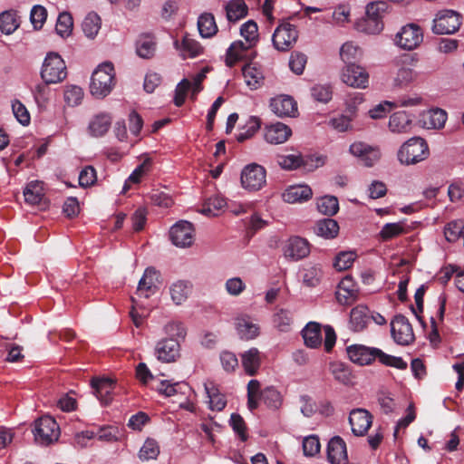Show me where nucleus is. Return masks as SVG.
I'll use <instances>...</instances> for the list:
<instances>
[{"mask_svg": "<svg viewBox=\"0 0 464 464\" xmlns=\"http://www.w3.org/2000/svg\"><path fill=\"white\" fill-rule=\"evenodd\" d=\"M349 359L361 366L369 365L378 359L385 366L393 367L399 370H405L407 362L401 358L390 355L375 347H368L362 344H353L347 348Z\"/></svg>", "mask_w": 464, "mask_h": 464, "instance_id": "1", "label": "nucleus"}, {"mask_svg": "<svg viewBox=\"0 0 464 464\" xmlns=\"http://www.w3.org/2000/svg\"><path fill=\"white\" fill-rule=\"evenodd\" d=\"M115 84V72L110 62L100 64L92 72L90 92L96 98H104L111 93Z\"/></svg>", "mask_w": 464, "mask_h": 464, "instance_id": "2", "label": "nucleus"}, {"mask_svg": "<svg viewBox=\"0 0 464 464\" xmlns=\"http://www.w3.org/2000/svg\"><path fill=\"white\" fill-rule=\"evenodd\" d=\"M430 155L429 145L421 137H412L398 150L397 159L402 165H415L425 160Z\"/></svg>", "mask_w": 464, "mask_h": 464, "instance_id": "3", "label": "nucleus"}, {"mask_svg": "<svg viewBox=\"0 0 464 464\" xmlns=\"http://www.w3.org/2000/svg\"><path fill=\"white\" fill-rule=\"evenodd\" d=\"M67 76L64 61L57 53H49L44 60L41 77L46 84H56Z\"/></svg>", "mask_w": 464, "mask_h": 464, "instance_id": "4", "label": "nucleus"}, {"mask_svg": "<svg viewBox=\"0 0 464 464\" xmlns=\"http://www.w3.org/2000/svg\"><path fill=\"white\" fill-rule=\"evenodd\" d=\"M33 433L36 443L47 446L58 440L60 429L53 418L44 416L35 420Z\"/></svg>", "mask_w": 464, "mask_h": 464, "instance_id": "5", "label": "nucleus"}, {"mask_svg": "<svg viewBox=\"0 0 464 464\" xmlns=\"http://www.w3.org/2000/svg\"><path fill=\"white\" fill-rule=\"evenodd\" d=\"M208 68H203L199 72L193 75L191 80L183 79L176 87L174 103L176 106H181L186 99L187 92L191 91L192 98L202 90V82L206 78Z\"/></svg>", "mask_w": 464, "mask_h": 464, "instance_id": "6", "label": "nucleus"}, {"mask_svg": "<svg viewBox=\"0 0 464 464\" xmlns=\"http://www.w3.org/2000/svg\"><path fill=\"white\" fill-rule=\"evenodd\" d=\"M266 169L256 163L246 166L241 172V185L249 191H257L266 184Z\"/></svg>", "mask_w": 464, "mask_h": 464, "instance_id": "7", "label": "nucleus"}, {"mask_svg": "<svg viewBox=\"0 0 464 464\" xmlns=\"http://www.w3.org/2000/svg\"><path fill=\"white\" fill-rule=\"evenodd\" d=\"M460 24V16L457 12L443 10L433 20L432 32L436 34H451L459 30Z\"/></svg>", "mask_w": 464, "mask_h": 464, "instance_id": "8", "label": "nucleus"}, {"mask_svg": "<svg viewBox=\"0 0 464 464\" xmlns=\"http://www.w3.org/2000/svg\"><path fill=\"white\" fill-rule=\"evenodd\" d=\"M388 4L384 1L372 2L366 6L365 31L378 34L383 28L382 17L387 13Z\"/></svg>", "mask_w": 464, "mask_h": 464, "instance_id": "9", "label": "nucleus"}, {"mask_svg": "<svg viewBox=\"0 0 464 464\" xmlns=\"http://www.w3.org/2000/svg\"><path fill=\"white\" fill-rule=\"evenodd\" d=\"M423 40L421 28L416 24L404 25L396 34V44L404 50H413L420 45Z\"/></svg>", "mask_w": 464, "mask_h": 464, "instance_id": "10", "label": "nucleus"}, {"mask_svg": "<svg viewBox=\"0 0 464 464\" xmlns=\"http://www.w3.org/2000/svg\"><path fill=\"white\" fill-rule=\"evenodd\" d=\"M341 80L347 86L365 89L368 87L369 74L363 67L355 63H349L343 68Z\"/></svg>", "mask_w": 464, "mask_h": 464, "instance_id": "11", "label": "nucleus"}, {"mask_svg": "<svg viewBox=\"0 0 464 464\" xmlns=\"http://www.w3.org/2000/svg\"><path fill=\"white\" fill-rule=\"evenodd\" d=\"M297 38L296 27L289 23H283L275 30L272 41L278 51H287L295 44Z\"/></svg>", "mask_w": 464, "mask_h": 464, "instance_id": "12", "label": "nucleus"}, {"mask_svg": "<svg viewBox=\"0 0 464 464\" xmlns=\"http://www.w3.org/2000/svg\"><path fill=\"white\" fill-rule=\"evenodd\" d=\"M284 257L291 262L299 261L306 257L310 254V244L309 242L300 237H291L287 239L283 247Z\"/></svg>", "mask_w": 464, "mask_h": 464, "instance_id": "13", "label": "nucleus"}, {"mask_svg": "<svg viewBox=\"0 0 464 464\" xmlns=\"http://www.w3.org/2000/svg\"><path fill=\"white\" fill-rule=\"evenodd\" d=\"M391 333L395 343L400 345H409L414 341L412 326L402 314L394 316L391 323Z\"/></svg>", "mask_w": 464, "mask_h": 464, "instance_id": "14", "label": "nucleus"}, {"mask_svg": "<svg viewBox=\"0 0 464 464\" xmlns=\"http://www.w3.org/2000/svg\"><path fill=\"white\" fill-rule=\"evenodd\" d=\"M169 237L176 246H190L195 239L194 227L188 221L180 220L171 227Z\"/></svg>", "mask_w": 464, "mask_h": 464, "instance_id": "15", "label": "nucleus"}, {"mask_svg": "<svg viewBox=\"0 0 464 464\" xmlns=\"http://www.w3.org/2000/svg\"><path fill=\"white\" fill-rule=\"evenodd\" d=\"M180 355V343L175 338H162L155 346V356L162 362H173Z\"/></svg>", "mask_w": 464, "mask_h": 464, "instance_id": "16", "label": "nucleus"}, {"mask_svg": "<svg viewBox=\"0 0 464 464\" xmlns=\"http://www.w3.org/2000/svg\"><path fill=\"white\" fill-rule=\"evenodd\" d=\"M373 417L365 409L357 408L350 411L349 423L354 436H364L372 424Z\"/></svg>", "mask_w": 464, "mask_h": 464, "instance_id": "17", "label": "nucleus"}, {"mask_svg": "<svg viewBox=\"0 0 464 464\" xmlns=\"http://www.w3.org/2000/svg\"><path fill=\"white\" fill-rule=\"evenodd\" d=\"M351 154L360 159L361 162L366 167L374 165L381 157L380 150L377 147H372L362 141H355L350 145Z\"/></svg>", "mask_w": 464, "mask_h": 464, "instance_id": "18", "label": "nucleus"}, {"mask_svg": "<svg viewBox=\"0 0 464 464\" xmlns=\"http://www.w3.org/2000/svg\"><path fill=\"white\" fill-rule=\"evenodd\" d=\"M292 136L291 128L280 121L266 125L264 128V139L270 144H283Z\"/></svg>", "mask_w": 464, "mask_h": 464, "instance_id": "19", "label": "nucleus"}, {"mask_svg": "<svg viewBox=\"0 0 464 464\" xmlns=\"http://www.w3.org/2000/svg\"><path fill=\"white\" fill-rule=\"evenodd\" d=\"M271 111L278 117H295L297 103L289 95H278L270 101Z\"/></svg>", "mask_w": 464, "mask_h": 464, "instance_id": "20", "label": "nucleus"}, {"mask_svg": "<svg viewBox=\"0 0 464 464\" xmlns=\"http://www.w3.org/2000/svg\"><path fill=\"white\" fill-rule=\"evenodd\" d=\"M418 78V72L411 67L401 64L392 73V87L395 90H402L409 87Z\"/></svg>", "mask_w": 464, "mask_h": 464, "instance_id": "21", "label": "nucleus"}, {"mask_svg": "<svg viewBox=\"0 0 464 464\" xmlns=\"http://www.w3.org/2000/svg\"><path fill=\"white\" fill-rule=\"evenodd\" d=\"M235 328L240 339L253 340L260 334V327L248 315H240L235 319Z\"/></svg>", "mask_w": 464, "mask_h": 464, "instance_id": "22", "label": "nucleus"}, {"mask_svg": "<svg viewBox=\"0 0 464 464\" xmlns=\"http://www.w3.org/2000/svg\"><path fill=\"white\" fill-rule=\"evenodd\" d=\"M327 458L331 464L348 463L346 444L340 436L332 438L328 442Z\"/></svg>", "mask_w": 464, "mask_h": 464, "instance_id": "23", "label": "nucleus"}, {"mask_svg": "<svg viewBox=\"0 0 464 464\" xmlns=\"http://www.w3.org/2000/svg\"><path fill=\"white\" fill-rule=\"evenodd\" d=\"M358 296V290L353 279L349 276L344 277L338 285L336 291V299L343 305L353 304Z\"/></svg>", "mask_w": 464, "mask_h": 464, "instance_id": "24", "label": "nucleus"}, {"mask_svg": "<svg viewBox=\"0 0 464 464\" xmlns=\"http://www.w3.org/2000/svg\"><path fill=\"white\" fill-rule=\"evenodd\" d=\"M158 282V272L152 267L146 268L142 277L139 281L137 294L146 298L150 297L156 292Z\"/></svg>", "mask_w": 464, "mask_h": 464, "instance_id": "25", "label": "nucleus"}, {"mask_svg": "<svg viewBox=\"0 0 464 464\" xmlns=\"http://www.w3.org/2000/svg\"><path fill=\"white\" fill-rule=\"evenodd\" d=\"M91 385L94 390V394L102 404H108L111 401V393L114 390V382L110 378H93Z\"/></svg>", "mask_w": 464, "mask_h": 464, "instance_id": "26", "label": "nucleus"}, {"mask_svg": "<svg viewBox=\"0 0 464 464\" xmlns=\"http://www.w3.org/2000/svg\"><path fill=\"white\" fill-rule=\"evenodd\" d=\"M411 116L404 111H396L389 118L388 128L392 133H407L411 130Z\"/></svg>", "mask_w": 464, "mask_h": 464, "instance_id": "27", "label": "nucleus"}, {"mask_svg": "<svg viewBox=\"0 0 464 464\" xmlns=\"http://www.w3.org/2000/svg\"><path fill=\"white\" fill-rule=\"evenodd\" d=\"M313 191L307 185H294L287 188L282 197L285 202L289 204L301 203L312 198Z\"/></svg>", "mask_w": 464, "mask_h": 464, "instance_id": "28", "label": "nucleus"}, {"mask_svg": "<svg viewBox=\"0 0 464 464\" xmlns=\"http://www.w3.org/2000/svg\"><path fill=\"white\" fill-rule=\"evenodd\" d=\"M174 45L182 59L196 58L203 53V47L200 44L188 35H185L181 42L175 41Z\"/></svg>", "mask_w": 464, "mask_h": 464, "instance_id": "29", "label": "nucleus"}, {"mask_svg": "<svg viewBox=\"0 0 464 464\" xmlns=\"http://www.w3.org/2000/svg\"><path fill=\"white\" fill-rule=\"evenodd\" d=\"M254 44L249 42L236 41L231 44L227 51L226 64L232 67L235 63L242 59L247 58L246 53L254 46Z\"/></svg>", "mask_w": 464, "mask_h": 464, "instance_id": "30", "label": "nucleus"}, {"mask_svg": "<svg viewBox=\"0 0 464 464\" xmlns=\"http://www.w3.org/2000/svg\"><path fill=\"white\" fill-rule=\"evenodd\" d=\"M262 362V355L257 348H250L241 354V363L249 376H254L258 372Z\"/></svg>", "mask_w": 464, "mask_h": 464, "instance_id": "31", "label": "nucleus"}, {"mask_svg": "<svg viewBox=\"0 0 464 464\" xmlns=\"http://www.w3.org/2000/svg\"><path fill=\"white\" fill-rule=\"evenodd\" d=\"M369 321L368 308L365 305H357L352 309L349 322V326L352 331H362Z\"/></svg>", "mask_w": 464, "mask_h": 464, "instance_id": "32", "label": "nucleus"}, {"mask_svg": "<svg viewBox=\"0 0 464 464\" xmlns=\"http://www.w3.org/2000/svg\"><path fill=\"white\" fill-rule=\"evenodd\" d=\"M192 285L188 281L178 280L169 286L172 301L176 304H183L191 293Z\"/></svg>", "mask_w": 464, "mask_h": 464, "instance_id": "33", "label": "nucleus"}, {"mask_svg": "<svg viewBox=\"0 0 464 464\" xmlns=\"http://www.w3.org/2000/svg\"><path fill=\"white\" fill-rule=\"evenodd\" d=\"M226 14L229 22H237L247 15L248 7L244 0H230L227 3Z\"/></svg>", "mask_w": 464, "mask_h": 464, "instance_id": "34", "label": "nucleus"}, {"mask_svg": "<svg viewBox=\"0 0 464 464\" xmlns=\"http://www.w3.org/2000/svg\"><path fill=\"white\" fill-rule=\"evenodd\" d=\"M339 232L338 223L332 218H324L316 222L314 233L326 239L334 238Z\"/></svg>", "mask_w": 464, "mask_h": 464, "instance_id": "35", "label": "nucleus"}, {"mask_svg": "<svg viewBox=\"0 0 464 464\" xmlns=\"http://www.w3.org/2000/svg\"><path fill=\"white\" fill-rule=\"evenodd\" d=\"M204 387L208 398L209 408L212 411H222L227 405L225 396L219 392L213 382H206Z\"/></svg>", "mask_w": 464, "mask_h": 464, "instance_id": "36", "label": "nucleus"}, {"mask_svg": "<svg viewBox=\"0 0 464 464\" xmlns=\"http://www.w3.org/2000/svg\"><path fill=\"white\" fill-rule=\"evenodd\" d=\"M302 334L307 347L316 348L322 343L321 328L317 323H308L303 329Z\"/></svg>", "mask_w": 464, "mask_h": 464, "instance_id": "37", "label": "nucleus"}, {"mask_svg": "<svg viewBox=\"0 0 464 464\" xmlns=\"http://www.w3.org/2000/svg\"><path fill=\"white\" fill-rule=\"evenodd\" d=\"M24 200L30 205H38L44 198L43 182L34 180L29 182L24 189Z\"/></svg>", "mask_w": 464, "mask_h": 464, "instance_id": "38", "label": "nucleus"}, {"mask_svg": "<svg viewBox=\"0 0 464 464\" xmlns=\"http://www.w3.org/2000/svg\"><path fill=\"white\" fill-rule=\"evenodd\" d=\"M111 123V117L107 113L97 114L90 122L89 130L92 135L101 137L104 135Z\"/></svg>", "mask_w": 464, "mask_h": 464, "instance_id": "39", "label": "nucleus"}, {"mask_svg": "<svg viewBox=\"0 0 464 464\" xmlns=\"http://www.w3.org/2000/svg\"><path fill=\"white\" fill-rule=\"evenodd\" d=\"M198 28L199 34L203 38H209L216 34L218 26L214 15L209 13L202 14L198 19Z\"/></svg>", "mask_w": 464, "mask_h": 464, "instance_id": "40", "label": "nucleus"}, {"mask_svg": "<svg viewBox=\"0 0 464 464\" xmlns=\"http://www.w3.org/2000/svg\"><path fill=\"white\" fill-rule=\"evenodd\" d=\"M409 228L403 221L387 223L380 230L379 236L382 241H388L401 235L406 234Z\"/></svg>", "mask_w": 464, "mask_h": 464, "instance_id": "41", "label": "nucleus"}, {"mask_svg": "<svg viewBox=\"0 0 464 464\" xmlns=\"http://www.w3.org/2000/svg\"><path fill=\"white\" fill-rule=\"evenodd\" d=\"M242 72L246 84L251 90H256L261 86L264 77L262 72L258 68L252 64H246L242 69Z\"/></svg>", "mask_w": 464, "mask_h": 464, "instance_id": "42", "label": "nucleus"}, {"mask_svg": "<svg viewBox=\"0 0 464 464\" xmlns=\"http://www.w3.org/2000/svg\"><path fill=\"white\" fill-rule=\"evenodd\" d=\"M273 325L282 333H287L291 330L293 317L288 310L279 309L272 316Z\"/></svg>", "mask_w": 464, "mask_h": 464, "instance_id": "43", "label": "nucleus"}, {"mask_svg": "<svg viewBox=\"0 0 464 464\" xmlns=\"http://www.w3.org/2000/svg\"><path fill=\"white\" fill-rule=\"evenodd\" d=\"M19 26V18L13 10L0 14V30L5 34H13Z\"/></svg>", "mask_w": 464, "mask_h": 464, "instance_id": "44", "label": "nucleus"}, {"mask_svg": "<svg viewBox=\"0 0 464 464\" xmlns=\"http://www.w3.org/2000/svg\"><path fill=\"white\" fill-rule=\"evenodd\" d=\"M151 168L150 159L146 158L141 164H140L126 179L123 186V192L127 191L131 184H138L140 182L143 176H145Z\"/></svg>", "mask_w": 464, "mask_h": 464, "instance_id": "45", "label": "nucleus"}, {"mask_svg": "<svg viewBox=\"0 0 464 464\" xmlns=\"http://www.w3.org/2000/svg\"><path fill=\"white\" fill-rule=\"evenodd\" d=\"M101 17L95 13L88 14L82 21L83 34L90 39H93L101 29Z\"/></svg>", "mask_w": 464, "mask_h": 464, "instance_id": "46", "label": "nucleus"}, {"mask_svg": "<svg viewBox=\"0 0 464 464\" xmlns=\"http://www.w3.org/2000/svg\"><path fill=\"white\" fill-rule=\"evenodd\" d=\"M444 237L448 242H456L460 236L464 237V219L450 221L444 227Z\"/></svg>", "mask_w": 464, "mask_h": 464, "instance_id": "47", "label": "nucleus"}, {"mask_svg": "<svg viewBox=\"0 0 464 464\" xmlns=\"http://www.w3.org/2000/svg\"><path fill=\"white\" fill-rule=\"evenodd\" d=\"M447 113L442 109H432L425 114V124L428 128L440 129L445 125Z\"/></svg>", "mask_w": 464, "mask_h": 464, "instance_id": "48", "label": "nucleus"}, {"mask_svg": "<svg viewBox=\"0 0 464 464\" xmlns=\"http://www.w3.org/2000/svg\"><path fill=\"white\" fill-rule=\"evenodd\" d=\"M260 400L270 409L277 410L281 407L283 399L280 392L273 387H266L260 393Z\"/></svg>", "mask_w": 464, "mask_h": 464, "instance_id": "49", "label": "nucleus"}, {"mask_svg": "<svg viewBox=\"0 0 464 464\" xmlns=\"http://www.w3.org/2000/svg\"><path fill=\"white\" fill-rule=\"evenodd\" d=\"M331 372L334 378L345 385L351 384L353 381V375L350 369L342 362H333L330 366Z\"/></svg>", "mask_w": 464, "mask_h": 464, "instance_id": "50", "label": "nucleus"}, {"mask_svg": "<svg viewBox=\"0 0 464 464\" xmlns=\"http://www.w3.org/2000/svg\"><path fill=\"white\" fill-rule=\"evenodd\" d=\"M317 208L324 215L333 216L339 209L338 199L334 196H324L317 200Z\"/></svg>", "mask_w": 464, "mask_h": 464, "instance_id": "51", "label": "nucleus"}, {"mask_svg": "<svg viewBox=\"0 0 464 464\" xmlns=\"http://www.w3.org/2000/svg\"><path fill=\"white\" fill-rule=\"evenodd\" d=\"M72 27L73 21L72 15L67 12L60 14L55 25L57 34L63 38L68 37L72 34Z\"/></svg>", "mask_w": 464, "mask_h": 464, "instance_id": "52", "label": "nucleus"}, {"mask_svg": "<svg viewBox=\"0 0 464 464\" xmlns=\"http://www.w3.org/2000/svg\"><path fill=\"white\" fill-rule=\"evenodd\" d=\"M226 200L220 196L209 198L202 207L201 212L207 216H218L225 208Z\"/></svg>", "mask_w": 464, "mask_h": 464, "instance_id": "53", "label": "nucleus"}, {"mask_svg": "<svg viewBox=\"0 0 464 464\" xmlns=\"http://www.w3.org/2000/svg\"><path fill=\"white\" fill-rule=\"evenodd\" d=\"M160 454V446L153 439H147L140 448L139 458L143 460L155 459Z\"/></svg>", "mask_w": 464, "mask_h": 464, "instance_id": "54", "label": "nucleus"}, {"mask_svg": "<svg viewBox=\"0 0 464 464\" xmlns=\"http://www.w3.org/2000/svg\"><path fill=\"white\" fill-rule=\"evenodd\" d=\"M322 270L317 266H310L304 269L302 278L303 283L308 287H314L320 283Z\"/></svg>", "mask_w": 464, "mask_h": 464, "instance_id": "55", "label": "nucleus"}, {"mask_svg": "<svg viewBox=\"0 0 464 464\" xmlns=\"http://www.w3.org/2000/svg\"><path fill=\"white\" fill-rule=\"evenodd\" d=\"M277 164L284 169L291 170L297 169L303 163V159L300 153L289 155H277Z\"/></svg>", "mask_w": 464, "mask_h": 464, "instance_id": "56", "label": "nucleus"}, {"mask_svg": "<svg viewBox=\"0 0 464 464\" xmlns=\"http://www.w3.org/2000/svg\"><path fill=\"white\" fill-rule=\"evenodd\" d=\"M156 44L150 37H142L137 44V54L144 59H150L154 55Z\"/></svg>", "mask_w": 464, "mask_h": 464, "instance_id": "57", "label": "nucleus"}, {"mask_svg": "<svg viewBox=\"0 0 464 464\" xmlns=\"http://www.w3.org/2000/svg\"><path fill=\"white\" fill-rule=\"evenodd\" d=\"M240 34L246 42L256 44L258 41V27L255 21L248 20L240 27Z\"/></svg>", "mask_w": 464, "mask_h": 464, "instance_id": "58", "label": "nucleus"}, {"mask_svg": "<svg viewBox=\"0 0 464 464\" xmlns=\"http://www.w3.org/2000/svg\"><path fill=\"white\" fill-rule=\"evenodd\" d=\"M356 258L353 251H343L339 253L334 260V266L338 271H343L350 268Z\"/></svg>", "mask_w": 464, "mask_h": 464, "instance_id": "59", "label": "nucleus"}, {"mask_svg": "<svg viewBox=\"0 0 464 464\" xmlns=\"http://www.w3.org/2000/svg\"><path fill=\"white\" fill-rule=\"evenodd\" d=\"M164 334L168 336L167 338H175L179 342L183 340L186 336V329L180 322H169L163 327Z\"/></svg>", "mask_w": 464, "mask_h": 464, "instance_id": "60", "label": "nucleus"}, {"mask_svg": "<svg viewBox=\"0 0 464 464\" xmlns=\"http://www.w3.org/2000/svg\"><path fill=\"white\" fill-rule=\"evenodd\" d=\"M398 105L396 102L384 101L375 105L369 111V116L373 120L382 119L387 113H389L392 109L397 108Z\"/></svg>", "mask_w": 464, "mask_h": 464, "instance_id": "61", "label": "nucleus"}, {"mask_svg": "<svg viewBox=\"0 0 464 464\" xmlns=\"http://www.w3.org/2000/svg\"><path fill=\"white\" fill-rule=\"evenodd\" d=\"M361 53V50L350 42L343 44L340 50V56L346 64L353 63V61L357 59Z\"/></svg>", "mask_w": 464, "mask_h": 464, "instance_id": "62", "label": "nucleus"}, {"mask_svg": "<svg viewBox=\"0 0 464 464\" xmlns=\"http://www.w3.org/2000/svg\"><path fill=\"white\" fill-rule=\"evenodd\" d=\"M83 98L82 89L76 85L67 86L64 92V100L69 106H77Z\"/></svg>", "mask_w": 464, "mask_h": 464, "instance_id": "63", "label": "nucleus"}, {"mask_svg": "<svg viewBox=\"0 0 464 464\" xmlns=\"http://www.w3.org/2000/svg\"><path fill=\"white\" fill-rule=\"evenodd\" d=\"M12 110L15 119L23 126H27L30 123L31 117L26 107L18 100L12 102Z\"/></svg>", "mask_w": 464, "mask_h": 464, "instance_id": "64", "label": "nucleus"}]
</instances>
